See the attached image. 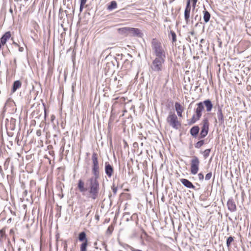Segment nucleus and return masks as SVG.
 Wrapping results in <instances>:
<instances>
[{
  "label": "nucleus",
  "mask_w": 251,
  "mask_h": 251,
  "mask_svg": "<svg viewBox=\"0 0 251 251\" xmlns=\"http://www.w3.org/2000/svg\"><path fill=\"white\" fill-rule=\"evenodd\" d=\"M88 246V241L83 242L80 247V251H87V247Z\"/></svg>",
  "instance_id": "23"
},
{
  "label": "nucleus",
  "mask_w": 251,
  "mask_h": 251,
  "mask_svg": "<svg viewBox=\"0 0 251 251\" xmlns=\"http://www.w3.org/2000/svg\"><path fill=\"white\" fill-rule=\"evenodd\" d=\"M37 134L38 136H39V135H40V133H39V132L37 131Z\"/></svg>",
  "instance_id": "46"
},
{
  "label": "nucleus",
  "mask_w": 251,
  "mask_h": 251,
  "mask_svg": "<svg viewBox=\"0 0 251 251\" xmlns=\"http://www.w3.org/2000/svg\"><path fill=\"white\" fill-rule=\"evenodd\" d=\"M204 10L203 11V20L205 23H207L209 22L211 15L210 13L206 10L205 7L204 6Z\"/></svg>",
  "instance_id": "18"
},
{
  "label": "nucleus",
  "mask_w": 251,
  "mask_h": 251,
  "mask_svg": "<svg viewBox=\"0 0 251 251\" xmlns=\"http://www.w3.org/2000/svg\"><path fill=\"white\" fill-rule=\"evenodd\" d=\"M14 63H15V64L16 63V59H14Z\"/></svg>",
  "instance_id": "47"
},
{
  "label": "nucleus",
  "mask_w": 251,
  "mask_h": 251,
  "mask_svg": "<svg viewBox=\"0 0 251 251\" xmlns=\"http://www.w3.org/2000/svg\"><path fill=\"white\" fill-rule=\"evenodd\" d=\"M44 117H45V119H46V108L44 109Z\"/></svg>",
  "instance_id": "40"
},
{
  "label": "nucleus",
  "mask_w": 251,
  "mask_h": 251,
  "mask_svg": "<svg viewBox=\"0 0 251 251\" xmlns=\"http://www.w3.org/2000/svg\"><path fill=\"white\" fill-rule=\"evenodd\" d=\"M200 161L199 158L196 156H194L191 160L190 172L192 175H196L199 170V165Z\"/></svg>",
  "instance_id": "6"
},
{
  "label": "nucleus",
  "mask_w": 251,
  "mask_h": 251,
  "mask_svg": "<svg viewBox=\"0 0 251 251\" xmlns=\"http://www.w3.org/2000/svg\"><path fill=\"white\" fill-rule=\"evenodd\" d=\"M170 34L172 39V42L175 43L176 41V36L175 32L172 30L170 31Z\"/></svg>",
  "instance_id": "26"
},
{
  "label": "nucleus",
  "mask_w": 251,
  "mask_h": 251,
  "mask_svg": "<svg viewBox=\"0 0 251 251\" xmlns=\"http://www.w3.org/2000/svg\"><path fill=\"white\" fill-rule=\"evenodd\" d=\"M166 121L169 125L174 129H177L181 126V124L178 121L175 113L170 112L166 119Z\"/></svg>",
  "instance_id": "3"
},
{
  "label": "nucleus",
  "mask_w": 251,
  "mask_h": 251,
  "mask_svg": "<svg viewBox=\"0 0 251 251\" xmlns=\"http://www.w3.org/2000/svg\"><path fill=\"white\" fill-rule=\"evenodd\" d=\"M117 6V2L113 0L110 2V4L108 6L107 9L109 10H112L116 8Z\"/></svg>",
  "instance_id": "21"
},
{
  "label": "nucleus",
  "mask_w": 251,
  "mask_h": 251,
  "mask_svg": "<svg viewBox=\"0 0 251 251\" xmlns=\"http://www.w3.org/2000/svg\"><path fill=\"white\" fill-rule=\"evenodd\" d=\"M64 248H67V244H66V243H65V245H64Z\"/></svg>",
  "instance_id": "44"
},
{
  "label": "nucleus",
  "mask_w": 251,
  "mask_h": 251,
  "mask_svg": "<svg viewBox=\"0 0 251 251\" xmlns=\"http://www.w3.org/2000/svg\"><path fill=\"white\" fill-rule=\"evenodd\" d=\"M202 103H203V106L204 105L205 106L207 112H210L211 111L213 107V104L210 100H205L202 102Z\"/></svg>",
  "instance_id": "14"
},
{
  "label": "nucleus",
  "mask_w": 251,
  "mask_h": 251,
  "mask_svg": "<svg viewBox=\"0 0 251 251\" xmlns=\"http://www.w3.org/2000/svg\"><path fill=\"white\" fill-rule=\"evenodd\" d=\"M194 33H195V32L194 31L190 32V34L192 35H194Z\"/></svg>",
  "instance_id": "43"
},
{
  "label": "nucleus",
  "mask_w": 251,
  "mask_h": 251,
  "mask_svg": "<svg viewBox=\"0 0 251 251\" xmlns=\"http://www.w3.org/2000/svg\"><path fill=\"white\" fill-rule=\"evenodd\" d=\"M90 212L87 214V216L89 214Z\"/></svg>",
  "instance_id": "49"
},
{
  "label": "nucleus",
  "mask_w": 251,
  "mask_h": 251,
  "mask_svg": "<svg viewBox=\"0 0 251 251\" xmlns=\"http://www.w3.org/2000/svg\"><path fill=\"white\" fill-rule=\"evenodd\" d=\"M95 218L97 220H99V215H96L95 216Z\"/></svg>",
  "instance_id": "41"
},
{
  "label": "nucleus",
  "mask_w": 251,
  "mask_h": 251,
  "mask_svg": "<svg viewBox=\"0 0 251 251\" xmlns=\"http://www.w3.org/2000/svg\"><path fill=\"white\" fill-rule=\"evenodd\" d=\"M217 120L215 119V122H218L220 125H223L224 124V116L223 113L222 107L220 106L218 107V110L217 112Z\"/></svg>",
  "instance_id": "9"
},
{
  "label": "nucleus",
  "mask_w": 251,
  "mask_h": 251,
  "mask_svg": "<svg viewBox=\"0 0 251 251\" xmlns=\"http://www.w3.org/2000/svg\"><path fill=\"white\" fill-rule=\"evenodd\" d=\"M198 0H193V7H195Z\"/></svg>",
  "instance_id": "34"
},
{
  "label": "nucleus",
  "mask_w": 251,
  "mask_h": 251,
  "mask_svg": "<svg viewBox=\"0 0 251 251\" xmlns=\"http://www.w3.org/2000/svg\"><path fill=\"white\" fill-rule=\"evenodd\" d=\"M105 173L109 178L112 176L114 173L113 167L108 162L105 163Z\"/></svg>",
  "instance_id": "10"
},
{
  "label": "nucleus",
  "mask_w": 251,
  "mask_h": 251,
  "mask_svg": "<svg viewBox=\"0 0 251 251\" xmlns=\"http://www.w3.org/2000/svg\"><path fill=\"white\" fill-rule=\"evenodd\" d=\"M3 173V170L2 169L1 167L0 166V173L1 174Z\"/></svg>",
  "instance_id": "42"
},
{
  "label": "nucleus",
  "mask_w": 251,
  "mask_h": 251,
  "mask_svg": "<svg viewBox=\"0 0 251 251\" xmlns=\"http://www.w3.org/2000/svg\"><path fill=\"white\" fill-rule=\"evenodd\" d=\"M22 86V83L20 80H16L14 82L12 85V92H15L18 89L20 88Z\"/></svg>",
  "instance_id": "17"
},
{
  "label": "nucleus",
  "mask_w": 251,
  "mask_h": 251,
  "mask_svg": "<svg viewBox=\"0 0 251 251\" xmlns=\"http://www.w3.org/2000/svg\"><path fill=\"white\" fill-rule=\"evenodd\" d=\"M4 251H6V249L4 250Z\"/></svg>",
  "instance_id": "50"
},
{
  "label": "nucleus",
  "mask_w": 251,
  "mask_h": 251,
  "mask_svg": "<svg viewBox=\"0 0 251 251\" xmlns=\"http://www.w3.org/2000/svg\"><path fill=\"white\" fill-rule=\"evenodd\" d=\"M130 250L131 251H142L140 250L136 249H135V248H134L133 247H130Z\"/></svg>",
  "instance_id": "33"
},
{
  "label": "nucleus",
  "mask_w": 251,
  "mask_h": 251,
  "mask_svg": "<svg viewBox=\"0 0 251 251\" xmlns=\"http://www.w3.org/2000/svg\"><path fill=\"white\" fill-rule=\"evenodd\" d=\"M0 240L5 237V228H3L0 230Z\"/></svg>",
  "instance_id": "28"
},
{
  "label": "nucleus",
  "mask_w": 251,
  "mask_h": 251,
  "mask_svg": "<svg viewBox=\"0 0 251 251\" xmlns=\"http://www.w3.org/2000/svg\"><path fill=\"white\" fill-rule=\"evenodd\" d=\"M120 30L124 32H129L134 36L141 37L143 35V33L141 32V30L136 28L125 27L120 29Z\"/></svg>",
  "instance_id": "7"
},
{
  "label": "nucleus",
  "mask_w": 251,
  "mask_h": 251,
  "mask_svg": "<svg viewBox=\"0 0 251 251\" xmlns=\"http://www.w3.org/2000/svg\"><path fill=\"white\" fill-rule=\"evenodd\" d=\"M202 127L200 132V138H204L208 134L209 130V122L207 118H204L202 120Z\"/></svg>",
  "instance_id": "8"
},
{
  "label": "nucleus",
  "mask_w": 251,
  "mask_h": 251,
  "mask_svg": "<svg viewBox=\"0 0 251 251\" xmlns=\"http://www.w3.org/2000/svg\"><path fill=\"white\" fill-rule=\"evenodd\" d=\"M191 9L185 8L184 11V19L187 24L189 21Z\"/></svg>",
  "instance_id": "20"
},
{
  "label": "nucleus",
  "mask_w": 251,
  "mask_h": 251,
  "mask_svg": "<svg viewBox=\"0 0 251 251\" xmlns=\"http://www.w3.org/2000/svg\"><path fill=\"white\" fill-rule=\"evenodd\" d=\"M198 178L200 181H202L204 179V176L202 173H200L198 175Z\"/></svg>",
  "instance_id": "30"
},
{
  "label": "nucleus",
  "mask_w": 251,
  "mask_h": 251,
  "mask_svg": "<svg viewBox=\"0 0 251 251\" xmlns=\"http://www.w3.org/2000/svg\"><path fill=\"white\" fill-rule=\"evenodd\" d=\"M204 110V106L202 102H200L197 104V108L195 112V114L193 115L191 119L190 124L195 123L197 121H199L202 116V112Z\"/></svg>",
  "instance_id": "5"
},
{
  "label": "nucleus",
  "mask_w": 251,
  "mask_h": 251,
  "mask_svg": "<svg viewBox=\"0 0 251 251\" xmlns=\"http://www.w3.org/2000/svg\"><path fill=\"white\" fill-rule=\"evenodd\" d=\"M50 118H51V121L52 122H53V121L55 119V116H54V115H52L51 116V117H50Z\"/></svg>",
  "instance_id": "38"
},
{
  "label": "nucleus",
  "mask_w": 251,
  "mask_h": 251,
  "mask_svg": "<svg viewBox=\"0 0 251 251\" xmlns=\"http://www.w3.org/2000/svg\"><path fill=\"white\" fill-rule=\"evenodd\" d=\"M114 226L112 225H110L105 232L106 235L108 236H110L112 234Z\"/></svg>",
  "instance_id": "22"
},
{
  "label": "nucleus",
  "mask_w": 251,
  "mask_h": 251,
  "mask_svg": "<svg viewBox=\"0 0 251 251\" xmlns=\"http://www.w3.org/2000/svg\"><path fill=\"white\" fill-rule=\"evenodd\" d=\"M11 37V33L10 31L5 32L2 36L0 38V42L1 43L2 46L4 45L6 42L10 39Z\"/></svg>",
  "instance_id": "12"
},
{
  "label": "nucleus",
  "mask_w": 251,
  "mask_h": 251,
  "mask_svg": "<svg viewBox=\"0 0 251 251\" xmlns=\"http://www.w3.org/2000/svg\"><path fill=\"white\" fill-rule=\"evenodd\" d=\"M180 182L182 184L188 188L195 189V186L192 184L191 182L185 178H181Z\"/></svg>",
  "instance_id": "13"
},
{
  "label": "nucleus",
  "mask_w": 251,
  "mask_h": 251,
  "mask_svg": "<svg viewBox=\"0 0 251 251\" xmlns=\"http://www.w3.org/2000/svg\"><path fill=\"white\" fill-rule=\"evenodd\" d=\"M204 144V141L203 140H200L195 144V147L197 149H200Z\"/></svg>",
  "instance_id": "24"
},
{
  "label": "nucleus",
  "mask_w": 251,
  "mask_h": 251,
  "mask_svg": "<svg viewBox=\"0 0 251 251\" xmlns=\"http://www.w3.org/2000/svg\"><path fill=\"white\" fill-rule=\"evenodd\" d=\"M78 240L80 242H85V241H88V239L86 237V233L84 231L81 232L79 233L78 235Z\"/></svg>",
  "instance_id": "19"
},
{
  "label": "nucleus",
  "mask_w": 251,
  "mask_h": 251,
  "mask_svg": "<svg viewBox=\"0 0 251 251\" xmlns=\"http://www.w3.org/2000/svg\"><path fill=\"white\" fill-rule=\"evenodd\" d=\"M210 151V149H206L203 152V155L204 158H206L209 155Z\"/></svg>",
  "instance_id": "27"
},
{
  "label": "nucleus",
  "mask_w": 251,
  "mask_h": 251,
  "mask_svg": "<svg viewBox=\"0 0 251 251\" xmlns=\"http://www.w3.org/2000/svg\"><path fill=\"white\" fill-rule=\"evenodd\" d=\"M228 209L231 212H234L236 210V205L232 198L229 199L227 202Z\"/></svg>",
  "instance_id": "11"
},
{
  "label": "nucleus",
  "mask_w": 251,
  "mask_h": 251,
  "mask_svg": "<svg viewBox=\"0 0 251 251\" xmlns=\"http://www.w3.org/2000/svg\"><path fill=\"white\" fill-rule=\"evenodd\" d=\"M151 47L155 57L151 62V68L154 72H161L164 69L166 57L165 50L161 42L156 39L152 40Z\"/></svg>",
  "instance_id": "1"
},
{
  "label": "nucleus",
  "mask_w": 251,
  "mask_h": 251,
  "mask_svg": "<svg viewBox=\"0 0 251 251\" xmlns=\"http://www.w3.org/2000/svg\"><path fill=\"white\" fill-rule=\"evenodd\" d=\"M14 45H15L16 46H18V44L16 43H14Z\"/></svg>",
  "instance_id": "45"
},
{
  "label": "nucleus",
  "mask_w": 251,
  "mask_h": 251,
  "mask_svg": "<svg viewBox=\"0 0 251 251\" xmlns=\"http://www.w3.org/2000/svg\"><path fill=\"white\" fill-rule=\"evenodd\" d=\"M92 172L93 175L92 177H100V167L99 165L98 155L97 153L94 152L92 154Z\"/></svg>",
  "instance_id": "4"
},
{
  "label": "nucleus",
  "mask_w": 251,
  "mask_h": 251,
  "mask_svg": "<svg viewBox=\"0 0 251 251\" xmlns=\"http://www.w3.org/2000/svg\"><path fill=\"white\" fill-rule=\"evenodd\" d=\"M86 1H87V0H81L80 3H81V4H85Z\"/></svg>",
  "instance_id": "37"
},
{
  "label": "nucleus",
  "mask_w": 251,
  "mask_h": 251,
  "mask_svg": "<svg viewBox=\"0 0 251 251\" xmlns=\"http://www.w3.org/2000/svg\"><path fill=\"white\" fill-rule=\"evenodd\" d=\"M199 131H200V128H199V126H193L191 128L190 133L192 136H193L194 137H196L199 132Z\"/></svg>",
  "instance_id": "16"
},
{
  "label": "nucleus",
  "mask_w": 251,
  "mask_h": 251,
  "mask_svg": "<svg viewBox=\"0 0 251 251\" xmlns=\"http://www.w3.org/2000/svg\"><path fill=\"white\" fill-rule=\"evenodd\" d=\"M24 50V48L23 47H19V51L20 52H22Z\"/></svg>",
  "instance_id": "39"
},
{
  "label": "nucleus",
  "mask_w": 251,
  "mask_h": 251,
  "mask_svg": "<svg viewBox=\"0 0 251 251\" xmlns=\"http://www.w3.org/2000/svg\"><path fill=\"white\" fill-rule=\"evenodd\" d=\"M113 193L114 195L117 194L118 188L117 187H114V186L112 187Z\"/></svg>",
  "instance_id": "31"
},
{
  "label": "nucleus",
  "mask_w": 251,
  "mask_h": 251,
  "mask_svg": "<svg viewBox=\"0 0 251 251\" xmlns=\"http://www.w3.org/2000/svg\"><path fill=\"white\" fill-rule=\"evenodd\" d=\"M38 112H39V110H34L33 111V112L32 113L33 116H34L35 114H37L38 113Z\"/></svg>",
  "instance_id": "36"
},
{
  "label": "nucleus",
  "mask_w": 251,
  "mask_h": 251,
  "mask_svg": "<svg viewBox=\"0 0 251 251\" xmlns=\"http://www.w3.org/2000/svg\"><path fill=\"white\" fill-rule=\"evenodd\" d=\"M212 172H209V173H207L205 176V180H209V179H210L212 177Z\"/></svg>",
  "instance_id": "29"
},
{
  "label": "nucleus",
  "mask_w": 251,
  "mask_h": 251,
  "mask_svg": "<svg viewBox=\"0 0 251 251\" xmlns=\"http://www.w3.org/2000/svg\"><path fill=\"white\" fill-rule=\"evenodd\" d=\"M85 4H81V3H80V11H82L83 8V6Z\"/></svg>",
  "instance_id": "35"
},
{
  "label": "nucleus",
  "mask_w": 251,
  "mask_h": 251,
  "mask_svg": "<svg viewBox=\"0 0 251 251\" xmlns=\"http://www.w3.org/2000/svg\"><path fill=\"white\" fill-rule=\"evenodd\" d=\"M99 177H91L86 182V186L84 181L80 179L78 181L77 189L79 191L85 196L87 194V197L95 200L100 195V184L99 181Z\"/></svg>",
  "instance_id": "2"
},
{
  "label": "nucleus",
  "mask_w": 251,
  "mask_h": 251,
  "mask_svg": "<svg viewBox=\"0 0 251 251\" xmlns=\"http://www.w3.org/2000/svg\"><path fill=\"white\" fill-rule=\"evenodd\" d=\"M233 237L229 236L227 238L226 242V246L229 248L230 246L231 243L233 241Z\"/></svg>",
  "instance_id": "25"
},
{
  "label": "nucleus",
  "mask_w": 251,
  "mask_h": 251,
  "mask_svg": "<svg viewBox=\"0 0 251 251\" xmlns=\"http://www.w3.org/2000/svg\"><path fill=\"white\" fill-rule=\"evenodd\" d=\"M35 118H39V117L38 116H37L35 117Z\"/></svg>",
  "instance_id": "48"
},
{
  "label": "nucleus",
  "mask_w": 251,
  "mask_h": 251,
  "mask_svg": "<svg viewBox=\"0 0 251 251\" xmlns=\"http://www.w3.org/2000/svg\"><path fill=\"white\" fill-rule=\"evenodd\" d=\"M190 0H187L185 8L191 9Z\"/></svg>",
  "instance_id": "32"
},
{
  "label": "nucleus",
  "mask_w": 251,
  "mask_h": 251,
  "mask_svg": "<svg viewBox=\"0 0 251 251\" xmlns=\"http://www.w3.org/2000/svg\"><path fill=\"white\" fill-rule=\"evenodd\" d=\"M175 109L177 112V114L179 117H182V113L183 111V108L180 104L177 102L175 103Z\"/></svg>",
  "instance_id": "15"
}]
</instances>
